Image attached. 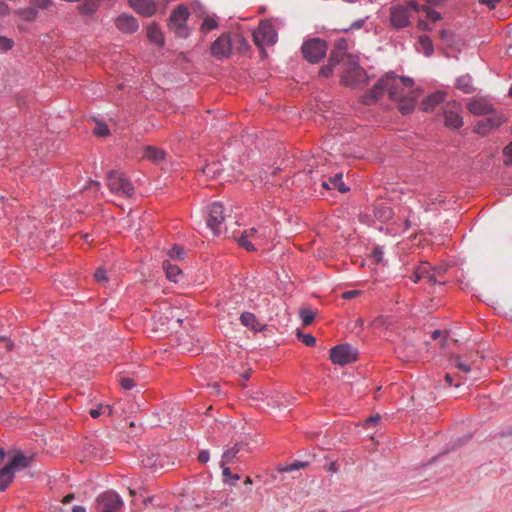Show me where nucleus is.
<instances>
[{
    "mask_svg": "<svg viewBox=\"0 0 512 512\" xmlns=\"http://www.w3.org/2000/svg\"><path fill=\"white\" fill-rule=\"evenodd\" d=\"M413 86L414 82L409 77L386 74L373 86L370 93L365 96L364 103L371 105L381 98L385 92L392 100L405 98L407 94L414 93Z\"/></svg>",
    "mask_w": 512,
    "mask_h": 512,
    "instance_id": "nucleus-1",
    "label": "nucleus"
},
{
    "mask_svg": "<svg viewBox=\"0 0 512 512\" xmlns=\"http://www.w3.org/2000/svg\"><path fill=\"white\" fill-rule=\"evenodd\" d=\"M342 67L340 71L341 83L357 87L367 81L366 71L360 67L357 56L346 53L343 50Z\"/></svg>",
    "mask_w": 512,
    "mask_h": 512,
    "instance_id": "nucleus-2",
    "label": "nucleus"
},
{
    "mask_svg": "<svg viewBox=\"0 0 512 512\" xmlns=\"http://www.w3.org/2000/svg\"><path fill=\"white\" fill-rule=\"evenodd\" d=\"M106 185L111 193L122 197L129 198L135 192L131 181L122 172L117 170H111L107 173Z\"/></svg>",
    "mask_w": 512,
    "mask_h": 512,
    "instance_id": "nucleus-3",
    "label": "nucleus"
},
{
    "mask_svg": "<svg viewBox=\"0 0 512 512\" xmlns=\"http://www.w3.org/2000/svg\"><path fill=\"white\" fill-rule=\"evenodd\" d=\"M224 206L219 202L209 205L206 215V226L214 236L222 234L227 217Z\"/></svg>",
    "mask_w": 512,
    "mask_h": 512,
    "instance_id": "nucleus-4",
    "label": "nucleus"
},
{
    "mask_svg": "<svg viewBox=\"0 0 512 512\" xmlns=\"http://www.w3.org/2000/svg\"><path fill=\"white\" fill-rule=\"evenodd\" d=\"M189 15V10L184 5H178L170 14L168 27L179 38H186L189 35L186 25Z\"/></svg>",
    "mask_w": 512,
    "mask_h": 512,
    "instance_id": "nucleus-5",
    "label": "nucleus"
},
{
    "mask_svg": "<svg viewBox=\"0 0 512 512\" xmlns=\"http://www.w3.org/2000/svg\"><path fill=\"white\" fill-rule=\"evenodd\" d=\"M124 502L115 491L108 490L97 496L95 509L97 512H120Z\"/></svg>",
    "mask_w": 512,
    "mask_h": 512,
    "instance_id": "nucleus-6",
    "label": "nucleus"
},
{
    "mask_svg": "<svg viewBox=\"0 0 512 512\" xmlns=\"http://www.w3.org/2000/svg\"><path fill=\"white\" fill-rule=\"evenodd\" d=\"M253 40L257 47L264 49L276 43L277 33L270 22L262 21L253 32Z\"/></svg>",
    "mask_w": 512,
    "mask_h": 512,
    "instance_id": "nucleus-7",
    "label": "nucleus"
},
{
    "mask_svg": "<svg viewBox=\"0 0 512 512\" xmlns=\"http://www.w3.org/2000/svg\"><path fill=\"white\" fill-rule=\"evenodd\" d=\"M326 43L320 39H312L302 46V53L306 60L311 63L319 62L326 54Z\"/></svg>",
    "mask_w": 512,
    "mask_h": 512,
    "instance_id": "nucleus-8",
    "label": "nucleus"
},
{
    "mask_svg": "<svg viewBox=\"0 0 512 512\" xmlns=\"http://www.w3.org/2000/svg\"><path fill=\"white\" fill-rule=\"evenodd\" d=\"M330 359L334 364L343 366L357 359V351L348 344L337 345L331 349Z\"/></svg>",
    "mask_w": 512,
    "mask_h": 512,
    "instance_id": "nucleus-9",
    "label": "nucleus"
},
{
    "mask_svg": "<svg viewBox=\"0 0 512 512\" xmlns=\"http://www.w3.org/2000/svg\"><path fill=\"white\" fill-rule=\"evenodd\" d=\"M486 116L485 119L478 121L474 127V132L481 136L500 127L505 122V118L496 111Z\"/></svg>",
    "mask_w": 512,
    "mask_h": 512,
    "instance_id": "nucleus-10",
    "label": "nucleus"
},
{
    "mask_svg": "<svg viewBox=\"0 0 512 512\" xmlns=\"http://www.w3.org/2000/svg\"><path fill=\"white\" fill-rule=\"evenodd\" d=\"M461 104L457 101L448 102L444 110V118L446 126L459 129L463 126V118L460 115Z\"/></svg>",
    "mask_w": 512,
    "mask_h": 512,
    "instance_id": "nucleus-11",
    "label": "nucleus"
},
{
    "mask_svg": "<svg viewBox=\"0 0 512 512\" xmlns=\"http://www.w3.org/2000/svg\"><path fill=\"white\" fill-rule=\"evenodd\" d=\"M468 111L476 116L489 115L495 112L493 104L485 97H473L466 104Z\"/></svg>",
    "mask_w": 512,
    "mask_h": 512,
    "instance_id": "nucleus-12",
    "label": "nucleus"
},
{
    "mask_svg": "<svg viewBox=\"0 0 512 512\" xmlns=\"http://www.w3.org/2000/svg\"><path fill=\"white\" fill-rule=\"evenodd\" d=\"M390 21L394 28L401 29L410 25V12L408 7L396 5L390 8Z\"/></svg>",
    "mask_w": 512,
    "mask_h": 512,
    "instance_id": "nucleus-13",
    "label": "nucleus"
},
{
    "mask_svg": "<svg viewBox=\"0 0 512 512\" xmlns=\"http://www.w3.org/2000/svg\"><path fill=\"white\" fill-rule=\"evenodd\" d=\"M211 53L217 58L228 57L231 53V40L228 35H221L211 45Z\"/></svg>",
    "mask_w": 512,
    "mask_h": 512,
    "instance_id": "nucleus-14",
    "label": "nucleus"
},
{
    "mask_svg": "<svg viewBox=\"0 0 512 512\" xmlns=\"http://www.w3.org/2000/svg\"><path fill=\"white\" fill-rule=\"evenodd\" d=\"M129 6L139 15L151 17L156 13L157 5L153 0H128Z\"/></svg>",
    "mask_w": 512,
    "mask_h": 512,
    "instance_id": "nucleus-15",
    "label": "nucleus"
},
{
    "mask_svg": "<svg viewBox=\"0 0 512 512\" xmlns=\"http://www.w3.org/2000/svg\"><path fill=\"white\" fill-rule=\"evenodd\" d=\"M115 25L117 29L126 34L135 33L139 29L138 20L128 14H121L115 20Z\"/></svg>",
    "mask_w": 512,
    "mask_h": 512,
    "instance_id": "nucleus-16",
    "label": "nucleus"
},
{
    "mask_svg": "<svg viewBox=\"0 0 512 512\" xmlns=\"http://www.w3.org/2000/svg\"><path fill=\"white\" fill-rule=\"evenodd\" d=\"M342 58H343V49L338 48V49L333 50L330 53L328 64L320 69L319 74L322 77L331 76L334 71V68L336 66H339V68L341 69L342 61H343Z\"/></svg>",
    "mask_w": 512,
    "mask_h": 512,
    "instance_id": "nucleus-17",
    "label": "nucleus"
},
{
    "mask_svg": "<svg viewBox=\"0 0 512 512\" xmlns=\"http://www.w3.org/2000/svg\"><path fill=\"white\" fill-rule=\"evenodd\" d=\"M29 462L30 459L27 456L18 452L14 455L9 463L4 465V467L8 469V472H10L14 478L15 469L26 468L29 465Z\"/></svg>",
    "mask_w": 512,
    "mask_h": 512,
    "instance_id": "nucleus-18",
    "label": "nucleus"
},
{
    "mask_svg": "<svg viewBox=\"0 0 512 512\" xmlns=\"http://www.w3.org/2000/svg\"><path fill=\"white\" fill-rule=\"evenodd\" d=\"M322 187L324 189H337L341 193H345L349 190L342 181V173H337L335 176L323 181Z\"/></svg>",
    "mask_w": 512,
    "mask_h": 512,
    "instance_id": "nucleus-19",
    "label": "nucleus"
},
{
    "mask_svg": "<svg viewBox=\"0 0 512 512\" xmlns=\"http://www.w3.org/2000/svg\"><path fill=\"white\" fill-rule=\"evenodd\" d=\"M147 38L150 42L159 47L164 45L163 33L156 23H151L147 26Z\"/></svg>",
    "mask_w": 512,
    "mask_h": 512,
    "instance_id": "nucleus-20",
    "label": "nucleus"
},
{
    "mask_svg": "<svg viewBox=\"0 0 512 512\" xmlns=\"http://www.w3.org/2000/svg\"><path fill=\"white\" fill-rule=\"evenodd\" d=\"M240 321L242 325H244L247 328H250L254 332L262 331L264 329V325H261L256 316L253 313L250 312H244L240 316Z\"/></svg>",
    "mask_w": 512,
    "mask_h": 512,
    "instance_id": "nucleus-21",
    "label": "nucleus"
},
{
    "mask_svg": "<svg viewBox=\"0 0 512 512\" xmlns=\"http://www.w3.org/2000/svg\"><path fill=\"white\" fill-rule=\"evenodd\" d=\"M418 93L414 91L413 94H407L405 98L398 99L397 101H401L399 105V111L403 114H409L414 110L415 100L418 97Z\"/></svg>",
    "mask_w": 512,
    "mask_h": 512,
    "instance_id": "nucleus-22",
    "label": "nucleus"
},
{
    "mask_svg": "<svg viewBox=\"0 0 512 512\" xmlns=\"http://www.w3.org/2000/svg\"><path fill=\"white\" fill-rule=\"evenodd\" d=\"M445 93L444 92H436L434 94L429 95L422 102L423 111H432L439 103L444 101Z\"/></svg>",
    "mask_w": 512,
    "mask_h": 512,
    "instance_id": "nucleus-23",
    "label": "nucleus"
},
{
    "mask_svg": "<svg viewBox=\"0 0 512 512\" xmlns=\"http://www.w3.org/2000/svg\"><path fill=\"white\" fill-rule=\"evenodd\" d=\"M143 158L159 163L165 158V151L154 146H147L144 150Z\"/></svg>",
    "mask_w": 512,
    "mask_h": 512,
    "instance_id": "nucleus-24",
    "label": "nucleus"
},
{
    "mask_svg": "<svg viewBox=\"0 0 512 512\" xmlns=\"http://www.w3.org/2000/svg\"><path fill=\"white\" fill-rule=\"evenodd\" d=\"M163 268L169 280L177 283L182 279V271L177 265H173L168 261L163 262Z\"/></svg>",
    "mask_w": 512,
    "mask_h": 512,
    "instance_id": "nucleus-25",
    "label": "nucleus"
},
{
    "mask_svg": "<svg viewBox=\"0 0 512 512\" xmlns=\"http://www.w3.org/2000/svg\"><path fill=\"white\" fill-rule=\"evenodd\" d=\"M244 446L243 443H236L231 449L225 451L222 455L221 466L232 463Z\"/></svg>",
    "mask_w": 512,
    "mask_h": 512,
    "instance_id": "nucleus-26",
    "label": "nucleus"
},
{
    "mask_svg": "<svg viewBox=\"0 0 512 512\" xmlns=\"http://www.w3.org/2000/svg\"><path fill=\"white\" fill-rule=\"evenodd\" d=\"M393 215L392 209L387 206L385 203H378L374 207V216L384 222L389 220Z\"/></svg>",
    "mask_w": 512,
    "mask_h": 512,
    "instance_id": "nucleus-27",
    "label": "nucleus"
},
{
    "mask_svg": "<svg viewBox=\"0 0 512 512\" xmlns=\"http://www.w3.org/2000/svg\"><path fill=\"white\" fill-rule=\"evenodd\" d=\"M417 269L418 273H420V276H422L423 279H426L432 284H436L438 282L436 280V273L433 272V267H431L428 262L421 263Z\"/></svg>",
    "mask_w": 512,
    "mask_h": 512,
    "instance_id": "nucleus-28",
    "label": "nucleus"
},
{
    "mask_svg": "<svg viewBox=\"0 0 512 512\" xmlns=\"http://www.w3.org/2000/svg\"><path fill=\"white\" fill-rule=\"evenodd\" d=\"M456 87L464 93H472L474 91L472 78L469 75H463L457 78Z\"/></svg>",
    "mask_w": 512,
    "mask_h": 512,
    "instance_id": "nucleus-29",
    "label": "nucleus"
},
{
    "mask_svg": "<svg viewBox=\"0 0 512 512\" xmlns=\"http://www.w3.org/2000/svg\"><path fill=\"white\" fill-rule=\"evenodd\" d=\"M452 362L457 369L461 370L464 373H469L474 365V361L463 359L460 356H454L452 358Z\"/></svg>",
    "mask_w": 512,
    "mask_h": 512,
    "instance_id": "nucleus-30",
    "label": "nucleus"
},
{
    "mask_svg": "<svg viewBox=\"0 0 512 512\" xmlns=\"http://www.w3.org/2000/svg\"><path fill=\"white\" fill-rule=\"evenodd\" d=\"M81 14L84 15H92L98 9V1L97 0H84L81 5L78 7Z\"/></svg>",
    "mask_w": 512,
    "mask_h": 512,
    "instance_id": "nucleus-31",
    "label": "nucleus"
},
{
    "mask_svg": "<svg viewBox=\"0 0 512 512\" xmlns=\"http://www.w3.org/2000/svg\"><path fill=\"white\" fill-rule=\"evenodd\" d=\"M418 44L425 56H430L433 53V44L431 39L426 35H421L418 39Z\"/></svg>",
    "mask_w": 512,
    "mask_h": 512,
    "instance_id": "nucleus-32",
    "label": "nucleus"
},
{
    "mask_svg": "<svg viewBox=\"0 0 512 512\" xmlns=\"http://www.w3.org/2000/svg\"><path fill=\"white\" fill-rule=\"evenodd\" d=\"M13 481L12 474L4 466L0 468V492L4 491Z\"/></svg>",
    "mask_w": 512,
    "mask_h": 512,
    "instance_id": "nucleus-33",
    "label": "nucleus"
},
{
    "mask_svg": "<svg viewBox=\"0 0 512 512\" xmlns=\"http://www.w3.org/2000/svg\"><path fill=\"white\" fill-rule=\"evenodd\" d=\"M17 14L25 21H34L38 17V11L36 8L29 7L17 11Z\"/></svg>",
    "mask_w": 512,
    "mask_h": 512,
    "instance_id": "nucleus-34",
    "label": "nucleus"
},
{
    "mask_svg": "<svg viewBox=\"0 0 512 512\" xmlns=\"http://www.w3.org/2000/svg\"><path fill=\"white\" fill-rule=\"evenodd\" d=\"M217 27L218 21L214 17L206 16L201 24V31L204 33H208L209 31L216 29Z\"/></svg>",
    "mask_w": 512,
    "mask_h": 512,
    "instance_id": "nucleus-35",
    "label": "nucleus"
},
{
    "mask_svg": "<svg viewBox=\"0 0 512 512\" xmlns=\"http://www.w3.org/2000/svg\"><path fill=\"white\" fill-rule=\"evenodd\" d=\"M111 413H112V410H111L110 406H108V405H106V406L100 405L95 409H91L89 412V414L92 418H98L99 416L105 415V414L110 416Z\"/></svg>",
    "mask_w": 512,
    "mask_h": 512,
    "instance_id": "nucleus-36",
    "label": "nucleus"
},
{
    "mask_svg": "<svg viewBox=\"0 0 512 512\" xmlns=\"http://www.w3.org/2000/svg\"><path fill=\"white\" fill-rule=\"evenodd\" d=\"M94 278L97 283L102 284V285H104L109 280L108 273L103 267H99L95 271Z\"/></svg>",
    "mask_w": 512,
    "mask_h": 512,
    "instance_id": "nucleus-37",
    "label": "nucleus"
},
{
    "mask_svg": "<svg viewBox=\"0 0 512 512\" xmlns=\"http://www.w3.org/2000/svg\"><path fill=\"white\" fill-rule=\"evenodd\" d=\"M300 317H301L303 324L307 326L313 322V320L315 318V314L313 311H311L309 309H302L300 311Z\"/></svg>",
    "mask_w": 512,
    "mask_h": 512,
    "instance_id": "nucleus-38",
    "label": "nucleus"
},
{
    "mask_svg": "<svg viewBox=\"0 0 512 512\" xmlns=\"http://www.w3.org/2000/svg\"><path fill=\"white\" fill-rule=\"evenodd\" d=\"M307 466V462L295 461L289 465L279 468L281 472H292Z\"/></svg>",
    "mask_w": 512,
    "mask_h": 512,
    "instance_id": "nucleus-39",
    "label": "nucleus"
},
{
    "mask_svg": "<svg viewBox=\"0 0 512 512\" xmlns=\"http://www.w3.org/2000/svg\"><path fill=\"white\" fill-rule=\"evenodd\" d=\"M218 171V167L216 163L207 164L202 168V173L207 177H216Z\"/></svg>",
    "mask_w": 512,
    "mask_h": 512,
    "instance_id": "nucleus-40",
    "label": "nucleus"
},
{
    "mask_svg": "<svg viewBox=\"0 0 512 512\" xmlns=\"http://www.w3.org/2000/svg\"><path fill=\"white\" fill-rule=\"evenodd\" d=\"M30 3L39 9H49L54 4L53 0H30Z\"/></svg>",
    "mask_w": 512,
    "mask_h": 512,
    "instance_id": "nucleus-41",
    "label": "nucleus"
},
{
    "mask_svg": "<svg viewBox=\"0 0 512 512\" xmlns=\"http://www.w3.org/2000/svg\"><path fill=\"white\" fill-rule=\"evenodd\" d=\"M422 11L425 12L426 16L434 22L441 19V14L439 12H437L427 6H422Z\"/></svg>",
    "mask_w": 512,
    "mask_h": 512,
    "instance_id": "nucleus-42",
    "label": "nucleus"
},
{
    "mask_svg": "<svg viewBox=\"0 0 512 512\" xmlns=\"http://www.w3.org/2000/svg\"><path fill=\"white\" fill-rule=\"evenodd\" d=\"M238 243L241 247L245 248L247 251H254L255 246L252 244V242L249 241V238H247V235H241L238 239Z\"/></svg>",
    "mask_w": 512,
    "mask_h": 512,
    "instance_id": "nucleus-43",
    "label": "nucleus"
},
{
    "mask_svg": "<svg viewBox=\"0 0 512 512\" xmlns=\"http://www.w3.org/2000/svg\"><path fill=\"white\" fill-rule=\"evenodd\" d=\"M94 134L100 137H104L110 134V130L106 124L97 123V126L94 129Z\"/></svg>",
    "mask_w": 512,
    "mask_h": 512,
    "instance_id": "nucleus-44",
    "label": "nucleus"
},
{
    "mask_svg": "<svg viewBox=\"0 0 512 512\" xmlns=\"http://www.w3.org/2000/svg\"><path fill=\"white\" fill-rule=\"evenodd\" d=\"M119 381L124 390H131L135 386L134 379L128 376L121 377Z\"/></svg>",
    "mask_w": 512,
    "mask_h": 512,
    "instance_id": "nucleus-45",
    "label": "nucleus"
},
{
    "mask_svg": "<svg viewBox=\"0 0 512 512\" xmlns=\"http://www.w3.org/2000/svg\"><path fill=\"white\" fill-rule=\"evenodd\" d=\"M14 46V41L10 38H7V37H4V36H0V48L3 50V51H9L13 48Z\"/></svg>",
    "mask_w": 512,
    "mask_h": 512,
    "instance_id": "nucleus-46",
    "label": "nucleus"
},
{
    "mask_svg": "<svg viewBox=\"0 0 512 512\" xmlns=\"http://www.w3.org/2000/svg\"><path fill=\"white\" fill-rule=\"evenodd\" d=\"M13 348L12 341L4 336H0V350H4L5 352H10Z\"/></svg>",
    "mask_w": 512,
    "mask_h": 512,
    "instance_id": "nucleus-47",
    "label": "nucleus"
},
{
    "mask_svg": "<svg viewBox=\"0 0 512 512\" xmlns=\"http://www.w3.org/2000/svg\"><path fill=\"white\" fill-rule=\"evenodd\" d=\"M298 338L307 346H313L316 342L315 337L311 334L298 333Z\"/></svg>",
    "mask_w": 512,
    "mask_h": 512,
    "instance_id": "nucleus-48",
    "label": "nucleus"
},
{
    "mask_svg": "<svg viewBox=\"0 0 512 512\" xmlns=\"http://www.w3.org/2000/svg\"><path fill=\"white\" fill-rule=\"evenodd\" d=\"M169 255L173 259H181L184 255V249L180 246H173V248L169 251Z\"/></svg>",
    "mask_w": 512,
    "mask_h": 512,
    "instance_id": "nucleus-49",
    "label": "nucleus"
},
{
    "mask_svg": "<svg viewBox=\"0 0 512 512\" xmlns=\"http://www.w3.org/2000/svg\"><path fill=\"white\" fill-rule=\"evenodd\" d=\"M504 154L507 156V160H505V164L511 165L512 164V142L507 147H505Z\"/></svg>",
    "mask_w": 512,
    "mask_h": 512,
    "instance_id": "nucleus-50",
    "label": "nucleus"
},
{
    "mask_svg": "<svg viewBox=\"0 0 512 512\" xmlns=\"http://www.w3.org/2000/svg\"><path fill=\"white\" fill-rule=\"evenodd\" d=\"M210 459V454L207 450H203L199 453L198 455V461L201 462V463H206L208 462Z\"/></svg>",
    "mask_w": 512,
    "mask_h": 512,
    "instance_id": "nucleus-51",
    "label": "nucleus"
},
{
    "mask_svg": "<svg viewBox=\"0 0 512 512\" xmlns=\"http://www.w3.org/2000/svg\"><path fill=\"white\" fill-rule=\"evenodd\" d=\"M499 2L500 0H479L480 4L486 5L490 9H494Z\"/></svg>",
    "mask_w": 512,
    "mask_h": 512,
    "instance_id": "nucleus-52",
    "label": "nucleus"
},
{
    "mask_svg": "<svg viewBox=\"0 0 512 512\" xmlns=\"http://www.w3.org/2000/svg\"><path fill=\"white\" fill-rule=\"evenodd\" d=\"M373 258L375 260V262L379 263L382 261V258H383V251L380 249V248H375L373 250Z\"/></svg>",
    "mask_w": 512,
    "mask_h": 512,
    "instance_id": "nucleus-53",
    "label": "nucleus"
},
{
    "mask_svg": "<svg viewBox=\"0 0 512 512\" xmlns=\"http://www.w3.org/2000/svg\"><path fill=\"white\" fill-rule=\"evenodd\" d=\"M153 319L155 322H160L161 326H168L169 324V318L163 317V315H154Z\"/></svg>",
    "mask_w": 512,
    "mask_h": 512,
    "instance_id": "nucleus-54",
    "label": "nucleus"
},
{
    "mask_svg": "<svg viewBox=\"0 0 512 512\" xmlns=\"http://www.w3.org/2000/svg\"><path fill=\"white\" fill-rule=\"evenodd\" d=\"M359 294L358 290H350L343 293L342 297L344 299H352L356 297Z\"/></svg>",
    "mask_w": 512,
    "mask_h": 512,
    "instance_id": "nucleus-55",
    "label": "nucleus"
},
{
    "mask_svg": "<svg viewBox=\"0 0 512 512\" xmlns=\"http://www.w3.org/2000/svg\"><path fill=\"white\" fill-rule=\"evenodd\" d=\"M408 7V10L410 11V9L416 11V12H420L422 11V6H419L416 2L414 1H410L409 4L406 6Z\"/></svg>",
    "mask_w": 512,
    "mask_h": 512,
    "instance_id": "nucleus-56",
    "label": "nucleus"
},
{
    "mask_svg": "<svg viewBox=\"0 0 512 512\" xmlns=\"http://www.w3.org/2000/svg\"><path fill=\"white\" fill-rule=\"evenodd\" d=\"M243 235H247V238H257L256 234H257V230L255 228H250L249 230H245L243 233Z\"/></svg>",
    "mask_w": 512,
    "mask_h": 512,
    "instance_id": "nucleus-57",
    "label": "nucleus"
},
{
    "mask_svg": "<svg viewBox=\"0 0 512 512\" xmlns=\"http://www.w3.org/2000/svg\"><path fill=\"white\" fill-rule=\"evenodd\" d=\"M411 280L414 282V283H417L418 281H420L422 278V276H420V273H418V269L416 268L415 271L413 272L412 276L410 277Z\"/></svg>",
    "mask_w": 512,
    "mask_h": 512,
    "instance_id": "nucleus-58",
    "label": "nucleus"
},
{
    "mask_svg": "<svg viewBox=\"0 0 512 512\" xmlns=\"http://www.w3.org/2000/svg\"><path fill=\"white\" fill-rule=\"evenodd\" d=\"M384 317L383 316H379L377 318H375L373 321H372V325L373 326H380V325H383L384 324Z\"/></svg>",
    "mask_w": 512,
    "mask_h": 512,
    "instance_id": "nucleus-59",
    "label": "nucleus"
},
{
    "mask_svg": "<svg viewBox=\"0 0 512 512\" xmlns=\"http://www.w3.org/2000/svg\"><path fill=\"white\" fill-rule=\"evenodd\" d=\"M221 467L223 468V473H222V474H223V477H224L225 479H227L228 477H230V478H231L232 473H231L230 468H229V467H227L226 465H225V466H221Z\"/></svg>",
    "mask_w": 512,
    "mask_h": 512,
    "instance_id": "nucleus-60",
    "label": "nucleus"
},
{
    "mask_svg": "<svg viewBox=\"0 0 512 512\" xmlns=\"http://www.w3.org/2000/svg\"><path fill=\"white\" fill-rule=\"evenodd\" d=\"M445 271H446V270H445V268H442V267H433V272H435V273H436V278H437V277H441V276L444 274V272H445Z\"/></svg>",
    "mask_w": 512,
    "mask_h": 512,
    "instance_id": "nucleus-61",
    "label": "nucleus"
},
{
    "mask_svg": "<svg viewBox=\"0 0 512 512\" xmlns=\"http://www.w3.org/2000/svg\"><path fill=\"white\" fill-rule=\"evenodd\" d=\"M8 13V6L0 0V15H4Z\"/></svg>",
    "mask_w": 512,
    "mask_h": 512,
    "instance_id": "nucleus-62",
    "label": "nucleus"
},
{
    "mask_svg": "<svg viewBox=\"0 0 512 512\" xmlns=\"http://www.w3.org/2000/svg\"><path fill=\"white\" fill-rule=\"evenodd\" d=\"M5 465V451L0 447V467L2 468Z\"/></svg>",
    "mask_w": 512,
    "mask_h": 512,
    "instance_id": "nucleus-63",
    "label": "nucleus"
},
{
    "mask_svg": "<svg viewBox=\"0 0 512 512\" xmlns=\"http://www.w3.org/2000/svg\"><path fill=\"white\" fill-rule=\"evenodd\" d=\"M379 419H380V416H379V415L371 416V417H369V418L366 420V423H367V424H369V423H376Z\"/></svg>",
    "mask_w": 512,
    "mask_h": 512,
    "instance_id": "nucleus-64",
    "label": "nucleus"
}]
</instances>
